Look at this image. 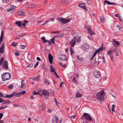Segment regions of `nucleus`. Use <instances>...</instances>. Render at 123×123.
Returning a JSON list of instances; mask_svg holds the SVG:
<instances>
[{"label":"nucleus","mask_w":123,"mask_h":123,"mask_svg":"<svg viewBox=\"0 0 123 123\" xmlns=\"http://www.w3.org/2000/svg\"><path fill=\"white\" fill-rule=\"evenodd\" d=\"M41 39L43 41L44 43H46L47 42V40L45 39V37H42Z\"/></svg>","instance_id":"obj_28"},{"label":"nucleus","mask_w":123,"mask_h":123,"mask_svg":"<svg viewBox=\"0 0 123 123\" xmlns=\"http://www.w3.org/2000/svg\"><path fill=\"white\" fill-rule=\"evenodd\" d=\"M74 37V39L71 40L70 42V44L72 47H74L76 43V38Z\"/></svg>","instance_id":"obj_9"},{"label":"nucleus","mask_w":123,"mask_h":123,"mask_svg":"<svg viewBox=\"0 0 123 123\" xmlns=\"http://www.w3.org/2000/svg\"><path fill=\"white\" fill-rule=\"evenodd\" d=\"M26 35V33H24L23 34H22L20 35L19 36L20 37H22L24 36H25Z\"/></svg>","instance_id":"obj_42"},{"label":"nucleus","mask_w":123,"mask_h":123,"mask_svg":"<svg viewBox=\"0 0 123 123\" xmlns=\"http://www.w3.org/2000/svg\"><path fill=\"white\" fill-rule=\"evenodd\" d=\"M39 76H37V77H35V80L39 81Z\"/></svg>","instance_id":"obj_48"},{"label":"nucleus","mask_w":123,"mask_h":123,"mask_svg":"<svg viewBox=\"0 0 123 123\" xmlns=\"http://www.w3.org/2000/svg\"><path fill=\"white\" fill-rule=\"evenodd\" d=\"M112 51H111L110 49L107 52V54L108 55H112V53H113L112 52Z\"/></svg>","instance_id":"obj_38"},{"label":"nucleus","mask_w":123,"mask_h":123,"mask_svg":"<svg viewBox=\"0 0 123 123\" xmlns=\"http://www.w3.org/2000/svg\"><path fill=\"white\" fill-rule=\"evenodd\" d=\"M2 80L5 81L10 79L11 78V74L8 73H3L1 75Z\"/></svg>","instance_id":"obj_2"},{"label":"nucleus","mask_w":123,"mask_h":123,"mask_svg":"<svg viewBox=\"0 0 123 123\" xmlns=\"http://www.w3.org/2000/svg\"><path fill=\"white\" fill-rule=\"evenodd\" d=\"M17 12L18 16H21L24 13V12L22 9H20Z\"/></svg>","instance_id":"obj_16"},{"label":"nucleus","mask_w":123,"mask_h":123,"mask_svg":"<svg viewBox=\"0 0 123 123\" xmlns=\"http://www.w3.org/2000/svg\"><path fill=\"white\" fill-rule=\"evenodd\" d=\"M13 85L12 84L9 85L8 86V88L10 89H11L13 88Z\"/></svg>","instance_id":"obj_37"},{"label":"nucleus","mask_w":123,"mask_h":123,"mask_svg":"<svg viewBox=\"0 0 123 123\" xmlns=\"http://www.w3.org/2000/svg\"><path fill=\"white\" fill-rule=\"evenodd\" d=\"M68 3V1L66 0H63L61 2V4L63 5L66 4Z\"/></svg>","instance_id":"obj_27"},{"label":"nucleus","mask_w":123,"mask_h":123,"mask_svg":"<svg viewBox=\"0 0 123 123\" xmlns=\"http://www.w3.org/2000/svg\"><path fill=\"white\" fill-rule=\"evenodd\" d=\"M105 49V48L102 47H100L98 49H97L96 50L97 51L99 52L100 51H103L104 49Z\"/></svg>","instance_id":"obj_25"},{"label":"nucleus","mask_w":123,"mask_h":123,"mask_svg":"<svg viewBox=\"0 0 123 123\" xmlns=\"http://www.w3.org/2000/svg\"><path fill=\"white\" fill-rule=\"evenodd\" d=\"M113 44L115 46H118L120 45L118 41L114 39H113Z\"/></svg>","instance_id":"obj_14"},{"label":"nucleus","mask_w":123,"mask_h":123,"mask_svg":"<svg viewBox=\"0 0 123 123\" xmlns=\"http://www.w3.org/2000/svg\"><path fill=\"white\" fill-rule=\"evenodd\" d=\"M85 27L87 29L88 32L90 34L91 36L95 34L94 32L92 30L91 27L88 26H86Z\"/></svg>","instance_id":"obj_5"},{"label":"nucleus","mask_w":123,"mask_h":123,"mask_svg":"<svg viewBox=\"0 0 123 123\" xmlns=\"http://www.w3.org/2000/svg\"><path fill=\"white\" fill-rule=\"evenodd\" d=\"M7 106H6L4 107L0 106V110H1L5 109L7 108Z\"/></svg>","instance_id":"obj_44"},{"label":"nucleus","mask_w":123,"mask_h":123,"mask_svg":"<svg viewBox=\"0 0 123 123\" xmlns=\"http://www.w3.org/2000/svg\"><path fill=\"white\" fill-rule=\"evenodd\" d=\"M50 71H51L52 72H54V73L55 72V69L53 67H52V65H51L50 66Z\"/></svg>","instance_id":"obj_31"},{"label":"nucleus","mask_w":123,"mask_h":123,"mask_svg":"<svg viewBox=\"0 0 123 123\" xmlns=\"http://www.w3.org/2000/svg\"><path fill=\"white\" fill-rule=\"evenodd\" d=\"M77 59L79 61H83L84 59L82 58V57H80L78 55L77 56Z\"/></svg>","instance_id":"obj_26"},{"label":"nucleus","mask_w":123,"mask_h":123,"mask_svg":"<svg viewBox=\"0 0 123 123\" xmlns=\"http://www.w3.org/2000/svg\"><path fill=\"white\" fill-rule=\"evenodd\" d=\"M13 97H19L21 95V92H13Z\"/></svg>","instance_id":"obj_10"},{"label":"nucleus","mask_w":123,"mask_h":123,"mask_svg":"<svg viewBox=\"0 0 123 123\" xmlns=\"http://www.w3.org/2000/svg\"><path fill=\"white\" fill-rule=\"evenodd\" d=\"M3 116V113H0V119H1Z\"/></svg>","instance_id":"obj_52"},{"label":"nucleus","mask_w":123,"mask_h":123,"mask_svg":"<svg viewBox=\"0 0 123 123\" xmlns=\"http://www.w3.org/2000/svg\"><path fill=\"white\" fill-rule=\"evenodd\" d=\"M79 6L80 7L84 9H85V5L84 3H80L79 4Z\"/></svg>","instance_id":"obj_23"},{"label":"nucleus","mask_w":123,"mask_h":123,"mask_svg":"<svg viewBox=\"0 0 123 123\" xmlns=\"http://www.w3.org/2000/svg\"><path fill=\"white\" fill-rule=\"evenodd\" d=\"M6 96H4V97L9 98H11L13 97V93L9 95L6 94Z\"/></svg>","instance_id":"obj_21"},{"label":"nucleus","mask_w":123,"mask_h":123,"mask_svg":"<svg viewBox=\"0 0 123 123\" xmlns=\"http://www.w3.org/2000/svg\"><path fill=\"white\" fill-rule=\"evenodd\" d=\"M26 45H21L20 46V48H21L22 49H24L26 47Z\"/></svg>","instance_id":"obj_40"},{"label":"nucleus","mask_w":123,"mask_h":123,"mask_svg":"<svg viewBox=\"0 0 123 123\" xmlns=\"http://www.w3.org/2000/svg\"><path fill=\"white\" fill-rule=\"evenodd\" d=\"M116 55L117 56H118L119 55V54H118V53L117 51H116Z\"/></svg>","instance_id":"obj_57"},{"label":"nucleus","mask_w":123,"mask_h":123,"mask_svg":"<svg viewBox=\"0 0 123 123\" xmlns=\"http://www.w3.org/2000/svg\"><path fill=\"white\" fill-rule=\"evenodd\" d=\"M86 114L85 118L86 120L89 121H93V119L94 120V119H93L88 114L86 113Z\"/></svg>","instance_id":"obj_6"},{"label":"nucleus","mask_w":123,"mask_h":123,"mask_svg":"<svg viewBox=\"0 0 123 123\" xmlns=\"http://www.w3.org/2000/svg\"><path fill=\"white\" fill-rule=\"evenodd\" d=\"M105 92L102 90L97 94L96 98L98 99L101 101H104L105 100L104 95H105Z\"/></svg>","instance_id":"obj_1"},{"label":"nucleus","mask_w":123,"mask_h":123,"mask_svg":"<svg viewBox=\"0 0 123 123\" xmlns=\"http://www.w3.org/2000/svg\"><path fill=\"white\" fill-rule=\"evenodd\" d=\"M94 75L96 78H98L100 76L99 72L98 71H95L94 73Z\"/></svg>","instance_id":"obj_12"},{"label":"nucleus","mask_w":123,"mask_h":123,"mask_svg":"<svg viewBox=\"0 0 123 123\" xmlns=\"http://www.w3.org/2000/svg\"><path fill=\"white\" fill-rule=\"evenodd\" d=\"M100 21L101 22L103 23L105 21L104 18V17H101L100 18Z\"/></svg>","instance_id":"obj_33"},{"label":"nucleus","mask_w":123,"mask_h":123,"mask_svg":"<svg viewBox=\"0 0 123 123\" xmlns=\"http://www.w3.org/2000/svg\"><path fill=\"white\" fill-rule=\"evenodd\" d=\"M25 85L24 81V80H22L21 81V87H23Z\"/></svg>","instance_id":"obj_34"},{"label":"nucleus","mask_w":123,"mask_h":123,"mask_svg":"<svg viewBox=\"0 0 123 123\" xmlns=\"http://www.w3.org/2000/svg\"><path fill=\"white\" fill-rule=\"evenodd\" d=\"M67 56L65 55H61V57L59 58V59L61 61L64 60H66L67 59Z\"/></svg>","instance_id":"obj_13"},{"label":"nucleus","mask_w":123,"mask_h":123,"mask_svg":"<svg viewBox=\"0 0 123 123\" xmlns=\"http://www.w3.org/2000/svg\"><path fill=\"white\" fill-rule=\"evenodd\" d=\"M16 8V6L14 5H11L10 7V8L7 9V11L8 12H10L11 10L15 9Z\"/></svg>","instance_id":"obj_15"},{"label":"nucleus","mask_w":123,"mask_h":123,"mask_svg":"<svg viewBox=\"0 0 123 123\" xmlns=\"http://www.w3.org/2000/svg\"><path fill=\"white\" fill-rule=\"evenodd\" d=\"M22 22L21 21H16L15 24L17 25L19 27L22 26Z\"/></svg>","instance_id":"obj_17"},{"label":"nucleus","mask_w":123,"mask_h":123,"mask_svg":"<svg viewBox=\"0 0 123 123\" xmlns=\"http://www.w3.org/2000/svg\"><path fill=\"white\" fill-rule=\"evenodd\" d=\"M48 58L49 62L50 64H51L52 63L53 58V57L51 54H49Z\"/></svg>","instance_id":"obj_11"},{"label":"nucleus","mask_w":123,"mask_h":123,"mask_svg":"<svg viewBox=\"0 0 123 123\" xmlns=\"http://www.w3.org/2000/svg\"><path fill=\"white\" fill-rule=\"evenodd\" d=\"M59 35H60V37H63L64 36V34L63 33H61L60 34H59Z\"/></svg>","instance_id":"obj_60"},{"label":"nucleus","mask_w":123,"mask_h":123,"mask_svg":"<svg viewBox=\"0 0 123 123\" xmlns=\"http://www.w3.org/2000/svg\"><path fill=\"white\" fill-rule=\"evenodd\" d=\"M73 81L75 83H77V82L76 80V78L75 77H74L73 79Z\"/></svg>","instance_id":"obj_41"},{"label":"nucleus","mask_w":123,"mask_h":123,"mask_svg":"<svg viewBox=\"0 0 123 123\" xmlns=\"http://www.w3.org/2000/svg\"><path fill=\"white\" fill-rule=\"evenodd\" d=\"M20 92H21V95L22 94L24 95L26 93V92L25 91H22Z\"/></svg>","instance_id":"obj_46"},{"label":"nucleus","mask_w":123,"mask_h":123,"mask_svg":"<svg viewBox=\"0 0 123 123\" xmlns=\"http://www.w3.org/2000/svg\"><path fill=\"white\" fill-rule=\"evenodd\" d=\"M13 106L15 107H17L19 106V105H18L17 104H14L13 105Z\"/></svg>","instance_id":"obj_63"},{"label":"nucleus","mask_w":123,"mask_h":123,"mask_svg":"<svg viewBox=\"0 0 123 123\" xmlns=\"http://www.w3.org/2000/svg\"><path fill=\"white\" fill-rule=\"evenodd\" d=\"M15 54L16 55L19 56L20 54L18 52H17L15 53Z\"/></svg>","instance_id":"obj_54"},{"label":"nucleus","mask_w":123,"mask_h":123,"mask_svg":"<svg viewBox=\"0 0 123 123\" xmlns=\"http://www.w3.org/2000/svg\"><path fill=\"white\" fill-rule=\"evenodd\" d=\"M4 60V57H2L0 60V66L2 65L3 62Z\"/></svg>","instance_id":"obj_35"},{"label":"nucleus","mask_w":123,"mask_h":123,"mask_svg":"<svg viewBox=\"0 0 123 123\" xmlns=\"http://www.w3.org/2000/svg\"><path fill=\"white\" fill-rule=\"evenodd\" d=\"M3 31H1V34L0 37V41L3 40V34H4V32Z\"/></svg>","instance_id":"obj_29"},{"label":"nucleus","mask_w":123,"mask_h":123,"mask_svg":"<svg viewBox=\"0 0 123 123\" xmlns=\"http://www.w3.org/2000/svg\"><path fill=\"white\" fill-rule=\"evenodd\" d=\"M44 83L46 85H49L51 83L49 82V81L48 80L47 78H45L44 79Z\"/></svg>","instance_id":"obj_22"},{"label":"nucleus","mask_w":123,"mask_h":123,"mask_svg":"<svg viewBox=\"0 0 123 123\" xmlns=\"http://www.w3.org/2000/svg\"><path fill=\"white\" fill-rule=\"evenodd\" d=\"M33 66V64L32 63H30L26 66V67H31Z\"/></svg>","instance_id":"obj_43"},{"label":"nucleus","mask_w":123,"mask_h":123,"mask_svg":"<svg viewBox=\"0 0 123 123\" xmlns=\"http://www.w3.org/2000/svg\"><path fill=\"white\" fill-rule=\"evenodd\" d=\"M82 96V95L81 94H80L79 93H77L76 95V97L77 98L81 97Z\"/></svg>","instance_id":"obj_30"},{"label":"nucleus","mask_w":123,"mask_h":123,"mask_svg":"<svg viewBox=\"0 0 123 123\" xmlns=\"http://www.w3.org/2000/svg\"><path fill=\"white\" fill-rule=\"evenodd\" d=\"M116 26L117 29H119L120 31H121L122 27L119 25H117Z\"/></svg>","instance_id":"obj_39"},{"label":"nucleus","mask_w":123,"mask_h":123,"mask_svg":"<svg viewBox=\"0 0 123 123\" xmlns=\"http://www.w3.org/2000/svg\"><path fill=\"white\" fill-rule=\"evenodd\" d=\"M57 19L58 21L63 24L67 23L70 21V19H66L61 17L57 18Z\"/></svg>","instance_id":"obj_3"},{"label":"nucleus","mask_w":123,"mask_h":123,"mask_svg":"<svg viewBox=\"0 0 123 123\" xmlns=\"http://www.w3.org/2000/svg\"><path fill=\"white\" fill-rule=\"evenodd\" d=\"M48 92H49V94H50V95H53L54 94V92L52 90H49Z\"/></svg>","instance_id":"obj_24"},{"label":"nucleus","mask_w":123,"mask_h":123,"mask_svg":"<svg viewBox=\"0 0 123 123\" xmlns=\"http://www.w3.org/2000/svg\"><path fill=\"white\" fill-rule=\"evenodd\" d=\"M104 2L105 3H107V4L109 5H115V3L111 2L109 1L106 0L104 1Z\"/></svg>","instance_id":"obj_18"},{"label":"nucleus","mask_w":123,"mask_h":123,"mask_svg":"<svg viewBox=\"0 0 123 123\" xmlns=\"http://www.w3.org/2000/svg\"><path fill=\"white\" fill-rule=\"evenodd\" d=\"M70 51L71 52V55H72L74 53V51H73V50L72 49L71 47Z\"/></svg>","instance_id":"obj_49"},{"label":"nucleus","mask_w":123,"mask_h":123,"mask_svg":"<svg viewBox=\"0 0 123 123\" xmlns=\"http://www.w3.org/2000/svg\"><path fill=\"white\" fill-rule=\"evenodd\" d=\"M55 38H58V37H60V35H59V34H58L57 35H56L55 36Z\"/></svg>","instance_id":"obj_56"},{"label":"nucleus","mask_w":123,"mask_h":123,"mask_svg":"<svg viewBox=\"0 0 123 123\" xmlns=\"http://www.w3.org/2000/svg\"><path fill=\"white\" fill-rule=\"evenodd\" d=\"M86 113H84L83 115V116L81 117V118L82 119V120H84L83 119V117H85V114H86Z\"/></svg>","instance_id":"obj_53"},{"label":"nucleus","mask_w":123,"mask_h":123,"mask_svg":"<svg viewBox=\"0 0 123 123\" xmlns=\"http://www.w3.org/2000/svg\"><path fill=\"white\" fill-rule=\"evenodd\" d=\"M8 62L6 60L4 62L2 65V68H5V69L6 70L8 68Z\"/></svg>","instance_id":"obj_8"},{"label":"nucleus","mask_w":123,"mask_h":123,"mask_svg":"<svg viewBox=\"0 0 123 123\" xmlns=\"http://www.w3.org/2000/svg\"><path fill=\"white\" fill-rule=\"evenodd\" d=\"M51 32L54 33V34H56V33H59L58 31H52Z\"/></svg>","instance_id":"obj_62"},{"label":"nucleus","mask_w":123,"mask_h":123,"mask_svg":"<svg viewBox=\"0 0 123 123\" xmlns=\"http://www.w3.org/2000/svg\"><path fill=\"white\" fill-rule=\"evenodd\" d=\"M5 101H6V102L5 103H6L7 104H9L11 103V102L9 100L6 101L5 100L3 101L4 102H5Z\"/></svg>","instance_id":"obj_50"},{"label":"nucleus","mask_w":123,"mask_h":123,"mask_svg":"<svg viewBox=\"0 0 123 123\" xmlns=\"http://www.w3.org/2000/svg\"><path fill=\"white\" fill-rule=\"evenodd\" d=\"M37 59L38 61H41V59L38 57H37Z\"/></svg>","instance_id":"obj_58"},{"label":"nucleus","mask_w":123,"mask_h":123,"mask_svg":"<svg viewBox=\"0 0 123 123\" xmlns=\"http://www.w3.org/2000/svg\"><path fill=\"white\" fill-rule=\"evenodd\" d=\"M50 41L53 44H55V38L53 37L50 40Z\"/></svg>","instance_id":"obj_32"},{"label":"nucleus","mask_w":123,"mask_h":123,"mask_svg":"<svg viewBox=\"0 0 123 123\" xmlns=\"http://www.w3.org/2000/svg\"><path fill=\"white\" fill-rule=\"evenodd\" d=\"M4 43H3V44L2 45V46L0 48V52L1 53H3L4 52Z\"/></svg>","instance_id":"obj_20"},{"label":"nucleus","mask_w":123,"mask_h":123,"mask_svg":"<svg viewBox=\"0 0 123 123\" xmlns=\"http://www.w3.org/2000/svg\"><path fill=\"white\" fill-rule=\"evenodd\" d=\"M55 102L56 104V105H57V99L56 98H55Z\"/></svg>","instance_id":"obj_59"},{"label":"nucleus","mask_w":123,"mask_h":123,"mask_svg":"<svg viewBox=\"0 0 123 123\" xmlns=\"http://www.w3.org/2000/svg\"><path fill=\"white\" fill-rule=\"evenodd\" d=\"M50 21L54 22L55 20V19L54 18H52L50 19Z\"/></svg>","instance_id":"obj_64"},{"label":"nucleus","mask_w":123,"mask_h":123,"mask_svg":"<svg viewBox=\"0 0 123 123\" xmlns=\"http://www.w3.org/2000/svg\"><path fill=\"white\" fill-rule=\"evenodd\" d=\"M3 97V94L1 93L0 92V98H1V97Z\"/></svg>","instance_id":"obj_61"},{"label":"nucleus","mask_w":123,"mask_h":123,"mask_svg":"<svg viewBox=\"0 0 123 123\" xmlns=\"http://www.w3.org/2000/svg\"><path fill=\"white\" fill-rule=\"evenodd\" d=\"M59 121V119L57 117L54 116L52 118V122L53 123H57Z\"/></svg>","instance_id":"obj_7"},{"label":"nucleus","mask_w":123,"mask_h":123,"mask_svg":"<svg viewBox=\"0 0 123 123\" xmlns=\"http://www.w3.org/2000/svg\"><path fill=\"white\" fill-rule=\"evenodd\" d=\"M111 51H112V52L113 53L114 52L117 51L116 48L115 46H113L110 49Z\"/></svg>","instance_id":"obj_19"},{"label":"nucleus","mask_w":123,"mask_h":123,"mask_svg":"<svg viewBox=\"0 0 123 123\" xmlns=\"http://www.w3.org/2000/svg\"><path fill=\"white\" fill-rule=\"evenodd\" d=\"M54 74L56 76V78L58 79H59L60 77L58 75L56 72H55L54 73Z\"/></svg>","instance_id":"obj_47"},{"label":"nucleus","mask_w":123,"mask_h":123,"mask_svg":"<svg viewBox=\"0 0 123 123\" xmlns=\"http://www.w3.org/2000/svg\"><path fill=\"white\" fill-rule=\"evenodd\" d=\"M87 1V3L89 5L91 4V2L90 1V0H86Z\"/></svg>","instance_id":"obj_51"},{"label":"nucleus","mask_w":123,"mask_h":123,"mask_svg":"<svg viewBox=\"0 0 123 123\" xmlns=\"http://www.w3.org/2000/svg\"><path fill=\"white\" fill-rule=\"evenodd\" d=\"M76 117V116L75 115H73V116H71V117L72 118L74 119Z\"/></svg>","instance_id":"obj_55"},{"label":"nucleus","mask_w":123,"mask_h":123,"mask_svg":"<svg viewBox=\"0 0 123 123\" xmlns=\"http://www.w3.org/2000/svg\"><path fill=\"white\" fill-rule=\"evenodd\" d=\"M42 93L44 95L45 99L47 100L49 98V92L47 91L44 90L43 91Z\"/></svg>","instance_id":"obj_4"},{"label":"nucleus","mask_w":123,"mask_h":123,"mask_svg":"<svg viewBox=\"0 0 123 123\" xmlns=\"http://www.w3.org/2000/svg\"><path fill=\"white\" fill-rule=\"evenodd\" d=\"M40 92L39 91H37V92H36L35 90H34L33 91V95H37L38 94H39Z\"/></svg>","instance_id":"obj_36"},{"label":"nucleus","mask_w":123,"mask_h":123,"mask_svg":"<svg viewBox=\"0 0 123 123\" xmlns=\"http://www.w3.org/2000/svg\"><path fill=\"white\" fill-rule=\"evenodd\" d=\"M98 52L97 51V50H96L95 51L94 53V54L93 56V58H94V57H95L96 56V55L97 54V53Z\"/></svg>","instance_id":"obj_45"}]
</instances>
